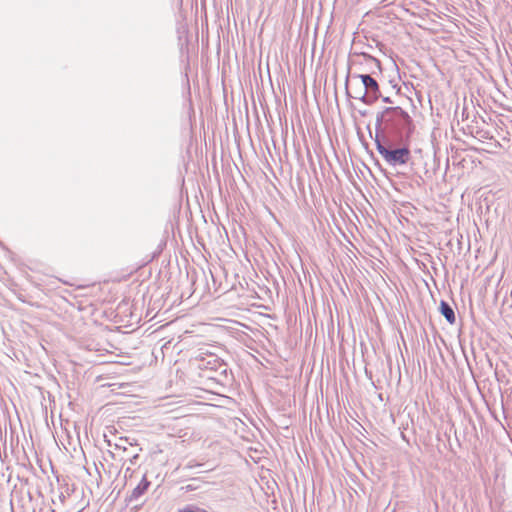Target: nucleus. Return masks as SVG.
I'll use <instances>...</instances> for the list:
<instances>
[{
	"instance_id": "obj_4",
	"label": "nucleus",
	"mask_w": 512,
	"mask_h": 512,
	"mask_svg": "<svg viewBox=\"0 0 512 512\" xmlns=\"http://www.w3.org/2000/svg\"><path fill=\"white\" fill-rule=\"evenodd\" d=\"M384 113H389L387 118L388 132L391 134L409 137L413 131V121L410 115L401 107H386Z\"/></svg>"
},
{
	"instance_id": "obj_8",
	"label": "nucleus",
	"mask_w": 512,
	"mask_h": 512,
	"mask_svg": "<svg viewBox=\"0 0 512 512\" xmlns=\"http://www.w3.org/2000/svg\"><path fill=\"white\" fill-rule=\"evenodd\" d=\"M439 310L449 324L453 325L455 323V312L448 302L441 300Z\"/></svg>"
},
{
	"instance_id": "obj_2",
	"label": "nucleus",
	"mask_w": 512,
	"mask_h": 512,
	"mask_svg": "<svg viewBox=\"0 0 512 512\" xmlns=\"http://www.w3.org/2000/svg\"><path fill=\"white\" fill-rule=\"evenodd\" d=\"M197 367L203 372V377L216 380L219 383L232 379L227 363L215 354H208L197 359Z\"/></svg>"
},
{
	"instance_id": "obj_3",
	"label": "nucleus",
	"mask_w": 512,
	"mask_h": 512,
	"mask_svg": "<svg viewBox=\"0 0 512 512\" xmlns=\"http://www.w3.org/2000/svg\"><path fill=\"white\" fill-rule=\"evenodd\" d=\"M377 151L383 157L387 164L398 166L407 164L411 157L408 147L392 148V144L387 137L380 138L379 134L374 138Z\"/></svg>"
},
{
	"instance_id": "obj_10",
	"label": "nucleus",
	"mask_w": 512,
	"mask_h": 512,
	"mask_svg": "<svg viewBox=\"0 0 512 512\" xmlns=\"http://www.w3.org/2000/svg\"><path fill=\"white\" fill-rule=\"evenodd\" d=\"M380 99H382V101L384 103H388V104H392L393 103L392 99L390 97H388V96H382V97H380Z\"/></svg>"
},
{
	"instance_id": "obj_5",
	"label": "nucleus",
	"mask_w": 512,
	"mask_h": 512,
	"mask_svg": "<svg viewBox=\"0 0 512 512\" xmlns=\"http://www.w3.org/2000/svg\"><path fill=\"white\" fill-rule=\"evenodd\" d=\"M349 66L350 69L359 66V70L361 71L359 74H370L374 76L382 73L381 62L367 53H355L350 55Z\"/></svg>"
},
{
	"instance_id": "obj_6",
	"label": "nucleus",
	"mask_w": 512,
	"mask_h": 512,
	"mask_svg": "<svg viewBox=\"0 0 512 512\" xmlns=\"http://www.w3.org/2000/svg\"><path fill=\"white\" fill-rule=\"evenodd\" d=\"M149 486L150 481H148L147 477L144 475L140 483L132 490L131 494L126 498V501L128 503H132L134 501L139 500L148 490Z\"/></svg>"
},
{
	"instance_id": "obj_7",
	"label": "nucleus",
	"mask_w": 512,
	"mask_h": 512,
	"mask_svg": "<svg viewBox=\"0 0 512 512\" xmlns=\"http://www.w3.org/2000/svg\"><path fill=\"white\" fill-rule=\"evenodd\" d=\"M389 116V113H384V109L377 113L376 115V122H375V129L376 134H379L380 138L383 139V137H386L384 133L388 131V125H387V118Z\"/></svg>"
},
{
	"instance_id": "obj_1",
	"label": "nucleus",
	"mask_w": 512,
	"mask_h": 512,
	"mask_svg": "<svg viewBox=\"0 0 512 512\" xmlns=\"http://www.w3.org/2000/svg\"><path fill=\"white\" fill-rule=\"evenodd\" d=\"M346 94L366 105H372L382 97L379 83L370 74H357L349 70L345 80Z\"/></svg>"
},
{
	"instance_id": "obj_11",
	"label": "nucleus",
	"mask_w": 512,
	"mask_h": 512,
	"mask_svg": "<svg viewBox=\"0 0 512 512\" xmlns=\"http://www.w3.org/2000/svg\"><path fill=\"white\" fill-rule=\"evenodd\" d=\"M58 499L61 503H64V501L66 499V495L63 491H61L60 494L58 495Z\"/></svg>"
},
{
	"instance_id": "obj_9",
	"label": "nucleus",
	"mask_w": 512,
	"mask_h": 512,
	"mask_svg": "<svg viewBox=\"0 0 512 512\" xmlns=\"http://www.w3.org/2000/svg\"><path fill=\"white\" fill-rule=\"evenodd\" d=\"M178 512H207L205 509L195 507V506H186L183 509H180Z\"/></svg>"
}]
</instances>
